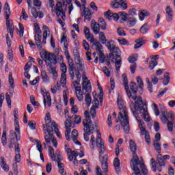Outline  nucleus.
<instances>
[{"label": "nucleus", "instance_id": "obj_1", "mask_svg": "<svg viewBox=\"0 0 175 175\" xmlns=\"http://www.w3.org/2000/svg\"><path fill=\"white\" fill-rule=\"evenodd\" d=\"M133 100H135V105L133 103V101H131L130 105V109L131 111H133V116H135L139 125V129L140 131V135L145 137V140L148 144H151V137H150V133L148 131L146 130V124H144V122H143L142 120L139 119L137 118V113H136V110H139V113L142 114V118L146 121V122H150V115L148 114V110L147 108L143 107V106H146V103H144V101H143V99L142 97L134 95L131 96V97Z\"/></svg>", "mask_w": 175, "mask_h": 175}, {"label": "nucleus", "instance_id": "obj_2", "mask_svg": "<svg viewBox=\"0 0 175 175\" xmlns=\"http://www.w3.org/2000/svg\"><path fill=\"white\" fill-rule=\"evenodd\" d=\"M118 106L120 110L118 120L116 122H120L125 133H129V117L128 116V110L125 107V102L122 98H118Z\"/></svg>", "mask_w": 175, "mask_h": 175}, {"label": "nucleus", "instance_id": "obj_3", "mask_svg": "<svg viewBox=\"0 0 175 175\" xmlns=\"http://www.w3.org/2000/svg\"><path fill=\"white\" fill-rule=\"evenodd\" d=\"M43 131L44 133V140L45 143H44V148H47V145L51 144V142L53 143V147L57 148L58 146V142H57V139L54 138V129L53 127H50L49 123L46 125H42Z\"/></svg>", "mask_w": 175, "mask_h": 175}, {"label": "nucleus", "instance_id": "obj_4", "mask_svg": "<svg viewBox=\"0 0 175 175\" xmlns=\"http://www.w3.org/2000/svg\"><path fill=\"white\" fill-rule=\"evenodd\" d=\"M133 159L131 160V162L133 163V170L134 173L132 174V175H147L148 173V170H147V167L146 166V164L141 163L140 164V169H139V164L140 163V159H139V157H137V154L136 153H134L133 154Z\"/></svg>", "mask_w": 175, "mask_h": 175}, {"label": "nucleus", "instance_id": "obj_5", "mask_svg": "<svg viewBox=\"0 0 175 175\" xmlns=\"http://www.w3.org/2000/svg\"><path fill=\"white\" fill-rule=\"evenodd\" d=\"M121 53V50L120 48L115 45L111 51V53L109 54V57L111 59V62L114 63L115 62V66L116 69V72H118L121 68V65H122V61L121 60V55H118Z\"/></svg>", "mask_w": 175, "mask_h": 175}, {"label": "nucleus", "instance_id": "obj_6", "mask_svg": "<svg viewBox=\"0 0 175 175\" xmlns=\"http://www.w3.org/2000/svg\"><path fill=\"white\" fill-rule=\"evenodd\" d=\"M4 10H5V18L6 21V26H7V31H8L11 38H13V33L14 32V25L12 23L10 22V7L9 6V3H5L4 5Z\"/></svg>", "mask_w": 175, "mask_h": 175}, {"label": "nucleus", "instance_id": "obj_7", "mask_svg": "<svg viewBox=\"0 0 175 175\" xmlns=\"http://www.w3.org/2000/svg\"><path fill=\"white\" fill-rule=\"evenodd\" d=\"M40 57L46 62V66L51 68L57 65V57L51 53L43 52L40 53Z\"/></svg>", "mask_w": 175, "mask_h": 175}, {"label": "nucleus", "instance_id": "obj_8", "mask_svg": "<svg viewBox=\"0 0 175 175\" xmlns=\"http://www.w3.org/2000/svg\"><path fill=\"white\" fill-rule=\"evenodd\" d=\"M165 165H166V163L165 162V160L161 157L157 158V163L154 158L150 159V166L152 172H157V170L159 172H162V166H165Z\"/></svg>", "mask_w": 175, "mask_h": 175}, {"label": "nucleus", "instance_id": "obj_9", "mask_svg": "<svg viewBox=\"0 0 175 175\" xmlns=\"http://www.w3.org/2000/svg\"><path fill=\"white\" fill-rule=\"evenodd\" d=\"M85 119L83 121V126H85V131H88V133H90L92 132L94 129V126L95 125L92 124V121H91V118H90V112L88 111H85L84 112Z\"/></svg>", "mask_w": 175, "mask_h": 175}, {"label": "nucleus", "instance_id": "obj_10", "mask_svg": "<svg viewBox=\"0 0 175 175\" xmlns=\"http://www.w3.org/2000/svg\"><path fill=\"white\" fill-rule=\"evenodd\" d=\"M98 137H97V139H96V147H98V148H99L98 152L100 154V155H102V154H105V151H106V147L105 146V142H103V140H102V134H100V132L99 131V130L96 131Z\"/></svg>", "mask_w": 175, "mask_h": 175}, {"label": "nucleus", "instance_id": "obj_11", "mask_svg": "<svg viewBox=\"0 0 175 175\" xmlns=\"http://www.w3.org/2000/svg\"><path fill=\"white\" fill-rule=\"evenodd\" d=\"M14 116L15 118L14 120V126H15V137L17 142L20 141L21 139V133H20V125L18 124V111H14Z\"/></svg>", "mask_w": 175, "mask_h": 175}, {"label": "nucleus", "instance_id": "obj_12", "mask_svg": "<svg viewBox=\"0 0 175 175\" xmlns=\"http://www.w3.org/2000/svg\"><path fill=\"white\" fill-rule=\"evenodd\" d=\"M111 6L113 9H118V8H121L122 10L128 9V4L124 0H113L111 3Z\"/></svg>", "mask_w": 175, "mask_h": 175}, {"label": "nucleus", "instance_id": "obj_13", "mask_svg": "<svg viewBox=\"0 0 175 175\" xmlns=\"http://www.w3.org/2000/svg\"><path fill=\"white\" fill-rule=\"evenodd\" d=\"M65 127H66V132H65V136L66 140L68 142L70 140V137H69V133H70V130L73 128H75V123L69 120H66L65 122Z\"/></svg>", "mask_w": 175, "mask_h": 175}, {"label": "nucleus", "instance_id": "obj_14", "mask_svg": "<svg viewBox=\"0 0 175 175\" xmlns=\"http://www.w3.org/2000/svg\"><path fill=\"white\" fill-rule=\"evenodd\" d=\"M55 12L57 17L60 16L62 18V20H65V18H66V16L65 15V12H64V8H62V3H57L55 5Z\"/></svg>", "mask_w": 175, "mask_h": 175}, {"label": "nucleus", "instance_id": "obj_15", "mask_svg": "<svg viewBox=\"0 0 175 175\" xmlns=\"http://www.w3.org/2000/svg\"><path fill=\"white\" fill-rule=\"evenodd\" d=\"M108 159L109 157H107V154H105L103 157H100L101 167L104 173H107V172H109V163H107Z\"/></svg>", "mask_w": 175, "mask_h": 175}, {"label": "nucleus", "instance_id": "obj_16", "mask_svg": "<svg viewBox=\"0 0 175 175\" xmlns=\"http://www.w3.org/2000/svg\"><path fill=\"white\" fill-rule=\"evenodd\" d=\"M104 16L105 18H107L108 20H111L112 18L114 21H118V20H120V14L113 13L110 10L105 12Z\"/></svg>", "mask_w": 175, "mask_h": 175}, {"label": "nucleus", "instance_id": "obj_17", "mask_svg": "<svg viewBox=\"0 0 175 175\" xmlns=\"http://www.w3.org/2000/svg\"><path fill=\"white\" fill-rule=\"evenodd\" d=\"M67 61L69 66L68 72L70 77L72 79V80H73L75 79V64H73V59H72V58L70 57H67Z\"/></svg>", "mask_w": 175, "mask_h": 175}, {"label": "nucleus", "instance_id": "obj_18", "mask_svg": "<svg viewBox=\"0 0 175 175\" xmlns=\"http://www.w3.org/2000/svg\"><path fill=\"white\" fill-rule=\"evenodd\" d=\"M90 129L89 128L88 130H85V126H83V131L85 132V133L83 134V137L85 142H90V135H92V133H94V132H95V131L98 129V125L94 124V126H93V130L91 133H88Z\"/></svg>", "mask_w": 175, "mask_h": 175}, {"label": "nucleus", "instance_id": "obj_19", "mask_svg": "<svg viewBox=\"0 0 175 175\" xmlns=\"http://www.w3.org/2000/svg\"><path fill=\"white\" fill-rule=\"evenodd\" d=\"M82 6H83V13L81 14V16H84V22L85 23V20H88V21H91V18L92 17V14H91V10H90L88 8H85V4H83Z\"/></svg>", "mask_w": 175, "mask_h": 175}, {"label": "nucleus", "instance_id": "obj_20", "mask_svg": "<svg viewBox=\"0 0 175 175\" xmlns=\"http://www.w3.org/2000/svg\"><path fill=\"white\" fill-rule=\"evenodd\" d=\"M75 76L78 81H73L72 83V87H73L76 91V88H81V87L77 86L80 84V80H81V74L80 73V71H79V70H75Z\"/></svg>", "mask_w": 175, "mask_h": 175}, {"label": "nucleus", "instance_id": "obj_21", "mask_svg": "<svg viewBox=\"0 0 175 175\" xmlns=\"http://www.w3.org/2000/svg\"><path fill=\"white\" fill-rule=\"evenodd\" d=\"M34 39L38 50H42L43 47V46L42 45V33H35Z\"/></svg>", "mask_w": 175, "mask_h": 175}, {"label": "nucleus", "instance_id": "obj_22", "mask_svg": "<svg viewBox=\"0 0 175 175\" xmlns=\"http://www.w3.org/2000/svg\"><path fill=\"white\" fill-rule=\"evenodd\" d=\"M122 79L127 96L129 98H131V96H132V93L129 90V85H128V77H126V74L122 75Z\"/></svg>", "mask_w": 175, "mask_h": 175}, {"label": "nucleus", "instance_id": "obj_23", "mask_svg": "<svg viewBox=\"0 0 175 175\" xmlns=\"http://www.w3.org/2000/svg\"><path fill=\"white\" fill-rule=\"evenodd\" d=\"M83 32L85 33V38L90 42V43H92L95 42V38H94V36L91 35V32L90 31V28L85 27L83 29Z\"/></svg>", "mask_w": 175, "mask_h": 175}, {"label": "nucleus", "instance_id": "obj_24", "mask_svg": "<svg viewBox=\"0 0 175 175\" xmlns=\"http://www.w3.org/2000/svg\"><path fill=\"white\" fill-rule=\"evenodd\" d=\"M42 96L44 98V106L50 107V106H51V96H50V93L49 92H46L42 94Z\"/></svg>", "mask_w": 175, "mask_h": 175}, {"label": "nucleus", "instance_id": "obj_25", "mask_svg": "<svg viewBox=\"0 0 175 175\" xmlns=\"http://www.w3.org/2000/svg\"><path fill=\"white\" fill-rule=\"evenodd\" d=\"M0 166L4 172H9V170H10V167L8 163H6V159H5L3 157L0 158Z\"/></svg>", "mask_w": 175, "mask_h": 175}, {"label": "nucleus", "instance_id": "obj_26", "mask_svg": "<svg viewBox=\"0 0 175 175\" xmlns=\"http://www.w3.org/2000/svg\"><path fill=\"white\" fill-rule=\"evenodd\" d=\"M165 18L167 21L170 22L173 20V10L170 5L165 8Z\"/></svg>", "mask_w": 175, "mask_h": 175}, {"label": "nucleus", "instance_id": "obj_27", "mask_svg": "<svg viewBox=\"0 0 175 175\" xmlns=\"http://www.w3.org/2000/svg\"><path fill=\"white\" fill-rule=\"evenodd\" d=\"M66 152L68 155V159L70 162H72V161H73L75 159H76L77 157V156L79 155V154H77V152H76V151H72V149L68 148L66 149Z\"/></svg>", "mask_w": 175, "mask_h": 175}, {"label": "nucleus", "instance_id": "obj_28", "mask_svg": "<svg viewBox=\"0 0 175 175\" xmlns=\"http://www.w3.org/2000/svg\"><path fill=\"white\" fill-rule=\"evenodd\" d=\"M135 44L134 45V49H140L142 46L146 44L147 43V40L144 39V38H139L135 40Z\"/></svg>", "mask_w": 175, "mask_h": 175}, {"label": "nucleus", "instance_id": "obj_29", "mask_svg": "<svg viewBox=\"0 0 175 175\" xmlns=\"http://www.w3.org/2000/svg\"><path fill=\"white\" fill-rule=\"evenodd\" d=\"M91 29L95 35H98V33H99V31H100V25L99 23L92 21L91 23Z\"/></svg>", "mask_w": 175, "mask_h": 175}, {"label": "nucleus", "instance_id": "obj_30", "mask_svg": "<svg viewBox=\"0 0 175 175\" xmlns=\"http://www.w3.org/2000/svg\"><path fill=\"white\" fill-rule=\"evenodd\" d=\"M75 60L77 62V65H78L79 70H84V60L80 59V56L78 54H77V56L75 57Z\"/></svg>", "mask_w": 175, "mask_h": 175}, {"label": "nucleus", "instance_id": "obj_31", "mask_svg": "<svg viewBox=\"0 0 175 175\" xmlns=\"http://www.w3.org/2000/svg\"><path fill=\"white\" fill-rule=\"evenodd\" d=\"M49 127H52L53 129V132L55 133H56V136H57V137H59V139H61V133H59V130H58V124H57V123H55V122H52L49 123Z\"/></svg>", "mask_w": 175, "mask_h": 175}, {"label": "nucleus", "instance_id": "obj_32", "mask_svg": "<svg viewBox=\"0 0 175 175\" xmlns=\"http://www.w3.org/2000/svg\"><path fill=\"white\" fill-rule=\"evenodd\" d=\"M78 136H79V133L77 132V130L74 129L71 133V139L75 144L80 146V144H80V142L77 140Z\"/></svg>", "mask_w": 175, "mask_h": 175}, {"label": "nucleus", "instance_id": "obj_33", "mask_svg": "<svg viewBox=\"0 0 175 175\" xmlns=\"http://www.w3.org/2000/svg\"><path fill=\"white\" fill-rule=\"evenodd\" d=\"M41 79L43 83H45V84H49V83H50V77H49L47 72L44 70L41 72Z\"/></svg>", "mask_w": 175, "mask_h": 175}, {"label": "nucleus", "instance_id": "obj_34", "mask_svg": "<svg viewBox=\"0 0 175 175\" xmlns=\"http://www.w3.org/2000/svg\"><path fill=\"white\" fill-rule=\"evenodd\" d=\"M161 121H163L164 123L167 122V114H169V113H167V111L166 110V109L165 108H162L161 110Z\"/></svg>", "mask_w": 175, "mask_h": 175}, {"label": "nucleus", "instance_id": "obj_35", "mask_svg": "<svg viewBox=\"0 0 175 175\" xmlns=\"http://www.w3.org/2000/svg\"><path fill=\"white\" fill-rule=\"evenodd\" d=\"M113 166L117 174H120L121 169L120 168V159L118 158H115L113 161Z\"/></svg>", "mask_w": 175, "mask_h": 175}, {"label": "nucleus", "instance_id": "obj_36", "mask_svg": "<svg viewBox=\"0 0 175 175\" xmlns=\"http://www.w3.org/2000/svg\"><path fill=\"white\" fill-rule=\"evenodd\" d=\"M119 17H121L120 23H124V21H127L129 17V14H128L125 12H120Z\"/></svg>", "mask_w": 175, "mask_h": 175}, {"label": "nucleus", "instance_id": "obj_37", "mask_svg": "<svg viewBox=\"0 0 175 175\" xmlns=\"http://www.w3.org/2000/svg\"><path fill=\"white\" fill-rule=\"evenodd\" d=\"M127 23H129V27H135V25H136V18L133 17V16H129L127 19Z\"/></svg>", "mask_w": 175, "mask_h": 175}, {"label": "nucleus", "instance_id": "obj_38", "mask_svg": "<svg viewBox=\"0 0 175 175\" xmlns=\"http://www.w3.org/2000/svg\"><path fill=\"white\" fill-rule=\"evenodd\" d=\"M76 96L79 102H81V100H83L84 97L83 96V92H81V88H76Z\"/></svg>", "mask_w": 175, "mask_h": 175}, {"label": "nucleus", "instance_id": "obj_39", "mask_svg": "<svg viewBox=\"0 0 175 175\" xmlns=\"http://www.w3.org/2000/svg\"><path fill=\"white\" fill-rule=\"evenodd\" d=\"M83 90L85 91V92H89L91 91V83L90 81H83Z\"/></svg>", "mask_w": 175, "mask_h": 175}, {"label": "nucleus", "instance_id": "obj_40", "mask_svg": "<svg viewBox=\"0 0 175 175\" xmlns=\"http://www.w3.org/2000/svg\"><path fill=\"white\" fill-rule=\"evenodd\" d=\"M129 147H130V150L131 151V152H133V155L134 154H136V143H135V142H133V140H130L129 142Z\"/></svg>", "mask_w": 175, "mask_h": 175}, {"label": "nucleus", "instance_id": "obj_41", "mask_svg": "<svg viewBox=\"0 0 175 175\" xmlns=\"http://www.w3.org/2000/svg\"><path fill=\"white\" fill-rule=\"evenodd\" d=\"M98 34L99 40H100L102 44H106L107 40L106 39V36L105 35V33L100 31Z\"/></svg>", "mask_w": 175, "mask_h": 175}, {"label": "nucleus", "instance_id": "obj_42", "mask_svg": "<svg viewBox=\"0 0 175 175\" xmlns=\"http://www.w3.org/2000/svg\"><path fill=\"white\" fill-rule=\"evenodd\" d=\"M92 43H93L94 46H96V51H99V53L102 52V49H103V46H102V44H100V42L95 40L94 39V42Z\"/></svg>", "mask_w": 175, "mask_h": 175}, {"label": "nucleus", "instance_id": "obj_43", "mask_svg": "<svg viewBox=\"0 0 175 175\" xmlns=\"http://www.w3.org/2000/svg\"><path fill=\"white\" fill-rule=\"evenodd\" d=\"M170 81V76L169 75V72H165L164 74V79L163 80V85H167Z\"/></svg>", "mask_w": 175, "mask_h": 175}, {"label": "nucleus", "instance_id": "obj_44", "mask_svg": "<svg viewBox=\"0 0 175 175\" xmlns=\"http://www.w3.org/2000/svg\"><path fill=\"white\" fill-rule=\"evenodd\" d=\"M106 46L107 47L108 50H109V51H111V49L113 47H116V42H114V40H110L107 42Z\"/></svg>", "mask_w": 175, "mask_h": 175}, {"label": "nucleus", "instance_id": "obj_45", "mask_svg": "<svg viewBox=\"0 0 175 175\" xmlns=\"http://www.w3.org/2000/svg\"><path fill=\"white\" fill-rule=\"evenodd\" d=\"M60 83L62 84V87H66V74L62 73L60 78Z\"/></svg>", "mask_w": 175, "mask_h": 175}, {"label": "nucleus", "instance_id": "obj_46", "mask_svg": "<svg viewBox=\"0 0 175 175\" xmlns=\"http://www.w3.org/2000/svg\"><path fill=\"white\" fill-rule=\"evenodd\" d=\"M49 69H51V75H53L54 80H57V77H58V74L57 73V70H55V66L49 67Z\"/></svg>", "mask_w": 175, "mask_h": 175}, {"label": "nucleus", "instance_id": "obj_47", "mask_svg": "<svg viewBox=\"0 0 175 175\" xmlns=\"http://www.w3.org/2000/svg\"><path fill=\"white\" fill-rule=\"evenodd\" d=\"M49 156L51 158L52 161H55V154H54V148L51 146H49Z\"/></svg>", "mask_w": 175, "mask_h": 175}, {"label": "nucleus", "instance_id": "obj_48", "mask_svg": "<svg viewBox=\"0 0 175 175\" xmlns=\"http://www.w3.org/2000/svg\"><path fill=\"white\" fill-rule=\"evenodd\" d=\"M43 38H47L48 36H50V29L46 25L43 26Z\"/></svg>", "mask_w": 175, "mask_h": 175}, {"label": "nucleus", "instance_id": "obj_49", "mask_svg": "<svg viewBox=\"0 0 175 175\" xmlns=\"http://www.w3.org/2000/svg\"><path fill=\"white\" fill-rule=\"evenodd\" d=\"M130 88H131V90L132 91L133 94H134V95H135L136 92H137V87L136 86V83L131 82L130 83Z\"/></svg>", "mask_w": 175, "mask_h": 175}, {"label": "nucleus", "instance_id": "obj_50", "mask_svg": "<svg viewBox=\"0 0 175 175\" xmlns=\"http://www.w3.org/2000/svg\"><path fill=\"white\" fill-rule=\"evenodd\" d=\"M148 16H150V13H148V12L146 10H143L139 14V20H141V21H143V20H144V17H147Z\"/></svg>", "mask_w": 175, "mask_h": 175}, {"label": "nucleus", "instance_id": "obj_51", "mask_svg": "<svg viewBox=\"0 0 175 175\" xmlns=\"http://www.w3.org/2000/svg\"><path fill=\"white\" fill-rule=\"evenodd\" d=\"M34 142L36 143V148L39 152H43V147L42 146V143L38 139H34Z\"/></svg>", "mask_w": 175, "mask_h": 175}, {"label": "nucleus", "instance_id": "obj_52", "mask_svg": "<svg viewBox=\"0 0 175 175\" xmlns=\"http://www.w3.org/2000/svg\"><path fill=\"white\" fill-rule=\"evenodd\" d=\"M139 31L142 35L146 34L147 31H148V25L147 23L144 24L143 26L141 27Z\"/></svg>", "mask_w": 175, "mask_h": 175}, {"label": "nucleus", "instance_id": "obj_53", "mask_svg": "<svg viewBox=\"0 0 175 175\" xmlns=\"http://www.w3.org/2000/svg\"><path fill=\"white\" fill-rule=\"evenodd\" d=\"M137 83L140 90H143V88L144 87V83L143 82V79H142V77H137Z\"/></svg>", "mask_w": 175, "mask_h": 175}, {"label": "nucleus", "instance_id": "obj_54", "mask_svg": "<svg viewBox=\"0 0 175 175\" xmlns=\"http://www.w3.org/2000/svg\"><path fill=\"white\" fill-rule=\"evenodd\" d=\"M95 136L91 135L90 140V146L92 150H94V148H95Z\"/></svg>", "mask_w": 175, "mask_h": 175}, {"label": "nucleus", "instance_id": "obj_55", "mask_svg": "<svg viewBox=\"0 0 175 175\" xmlns=\"http://www.w3.org/2000/svg\"><path fill=\"white\" fill-rule=\"evenodd\" d=\"M8 142V138L6 137V131H3V135L1 137V142L3 144V146H6Z\"/></svg>", "mask_w": 175, "mask_h": 175}, {"label": "nucleus", "instance_id": "obj_56", "mask_svg": "<svg viewBox=\"0 0 175 175\" xmlns=\"http://www.w3.org/2000/svg\"><path fill=\"white\" fill-rule=\"evenodd\" d=\"M68 47H69V44L68 43H64V55H66V58H70V55H69V51L68 50Z\"/></svg>", "mask_w": 175, "mask_h": 175}, {"label": "nucleus", "instance_id": "obj_57", "mask_svg": "<svg viewBox=\"0 0 175 175\" xmlns=\"http://www.w3.org/2000/svg\"><path fill=\"white\" fill-rule=\"evenodd\" d=\"M118 41L120 43V44H122V46L129 45V42H128V40H125V38H118Z\"/></svg>", "mask_w": 175, "mask_h": 175}, {"label": "nucleus", "instance_id": "obj_58", "mask_svg": "<svg viewBox=\"0 0 175 175\" xmlns=\"http://www.w3.org/2000/svg\"><path fill=\"white\" fill-rule=\"evenodd\" d=\"M154 150L159 153L161 154V144L157 142H154Z\"/></svg>", "mask_w": 175, "mask_h": 175}, {"label": "nucleus", "instance_id": "obj_59", "mask_svg": "<svg viewBox=\"0 0 175 175\" xmlns=\"http://www.w3.org/2000/svg\"><path fill=\"white\" fill-rule=\"evenodd\" d=\"M18 163L15 162L12 164V169L14 175L18 174V165H17Z\"/></svg>", "mask_w": 175, "mask_h": 175}, {"label": "nucleus", "instance_id": "obj_60", "mask_svg": "<svg viewBox=\"0 0 175 175\" xmlns=\"http://www.w3.org/2000/svg\"><path fill=\"white\" fill-rule=\"evenodd\" d=\"M152 107L154 111L155 116L158 117V116H159V109H158V105H157L155 103H153L152 104Z\"/></svg>", "mask_w": 175, "mask_h": 175}, {"label": "nucleus", "instance_id": "obj_61", "mask_svg": "<svg viewBox=\"0 0 175 175\" xmlns=\"http://www.w3.org/2000/svg\"><path fill=\"white\" fill-rule=\"evenodd\" d=\"M28 125L32 131H35L36 129V122L35 121L31 120L28 122Z\"/></svg>", "mask_w": 175, "mask_h": 175}, {"label": "nucleus", "instance_id": "obj_62", "mask_svg": "<svg viewBox=\"0 0 175 175\" xmlns=\"http://www.w3.org/2000/svg\"><path fill=\"white\" fill-rule=\"evenodd\" d=\"M173 122H170L169 120L167 121V127L169 131V132H173Z\"/></svg>", "mask_w": 175, "mask_h": 175}, {"label": "nucleus", "instance_id": "obj_63", "mask_svg": "<svg viewBox=\"0 0 175 175\" xmlns=\"http://www.w3.org/2000/svg\"><path fill=\"white\" fill-rule=\"evenodd\" d=\"M157 65H158V62L151 61V62H150L149 68L150 69V70H152V69H154V68H155V66H157Z\"/></svg>", "mask_w": 175, "mask_h": 175}, {"label": "nucleus", "instance_id": "obj_64", "mask_svg": "<svg viewBox=\"0 0 175 175\" xmlns=\"http://www.w3.org/2000/svg\"><path fill=\"white\" fill-rule=\"evenodd\" d=\"M103 72L107 76V77H110V70H109V68H107V67H103Z\"/></svg>", "mask_w": 175, "mask_h": 175}]
</instances>
